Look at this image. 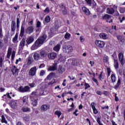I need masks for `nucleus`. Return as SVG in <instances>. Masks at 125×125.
I'll return each mask as SVG.
<instances>
[{"label":"nucleus","mask_w":125,"mask_h":125,"mask_svg":"<svg viewBox=\"0 0 125 125\" xmlns=\"http://www.w3.org/2000/svg\"><path fill=\"white\" fill-rule=\"evenodd\" d=\"M21 111L24 113H30L31 112V108L28 106H23L21 108Z\"/></svg>","instance_id":"nucleus-18"},{"label":"nucleus","mask_w":125,"mask_h":125,"mask_svg":"<svg viewBox=\"0 0 125 125\" xmlns=\"http://www.w3.org/2000/svg\"><path fill=\"white\" fill-rule=\"evenodd\" d=\"M102 74H103V71L101 72L100 74L99 75V80L100 81H102L104 79V77L102 76Z\"/></svg>","instance_id":"nucleus-43"},{"label":"nucleus","mask_w":125,"mask_h":125,"mask_svg":"<svg viewBox=\"0 0 125 125\" xmlns=\"http://www.w3.org/2000/svg\"><path fill=\"white\" fill-rule=\"evenodd\" d=\"M55 115H56V116H58V118H60V116H61V115H62V113H61V111L57 110L55 112Z\"/></svg>","instance_id":"nucleus-37"},{"label":"nucleus","mask_w":125,"mask_h":125,"mask_svg":"<svg viewBox=\"0 0 125 125\" xmlns=\"http://www.w3.org/2000/svg\"><path fill=\"white\" fill-rule=\"evenodd\" d=\"M111 56H112L114 61H115V60H117L116 59H117V58H118V57L117 56V53H116V52H114L113 54Z\"/></svg>","instance_id":"nucleus-38"},{"label":"nucleus","mask_w":125,"mask_h":125,"mask_svg":"<svg viewBox=\"0 0 125 125\" xmlns=\"http://www.w3.org/2000/svg\"><path fill=\"white\" fill-rule=\"evenodd\" d=\"M58 72L59 74L64 73V72H65V68H64V67H63L62 65H59Z\"/></svg>","instance_id":"nucleus-22"},{"label":"nucleus","mask_w":125,"mask_h":125,"mask_svg":"<svg viewBox=\"0 0 125 125\" xmlns=\"http://www.w3.org/2000/svg\"><path fill=\"white\" fill-rule=\"evenodd\" d=\"M34 62L33 61V58L32 57H28L27 60V63L23 64L24 68H28L29 66H31L32 63Z\"/></svg>","instance_id":"nucleus-3"},{"label":"nucleus","mask_w":125,"mask_h":125,"mask_svg":"<svg viewBox=\"0 0 125 125\" xmlns=\"http://www.w3.org/2000/svg\"><path fill=\"white\" fill-rule=\"evenodd\" d=\"M73 51V47L71 45H68V48L67 49V51H66V53H70Z\"/></svg>","instance_id":"nucleus-34"},{"label":"nucleus","mask_w":125,"mask_h":125,"mask_svg":"<svg viewBox=\"0 0 125 125\" xmlns=\"http://www.w3.org/2000/svg\"><path fill=\"white\" fill-rule=\"evenodd\" d=\"M85 1L88 6H91V7L96 6V2L94 0H85Z\"/></svg>","instance_id":"nucleus-7"},{"label":"nucleus","mask_w":125,"mask_h":125,"mask_svg":"<svg viewBox=\"0 0 125 125\" xmlns=\"http://www.w3.org/2000/svg\"><path fill=\"white\" fill-rule=\"evenodd\" d=\"M19 91L20 92H28L30 91V87L29 86L27 85L24 86V87L22 86H20L19 88Z\"/></svg>","instance_id":"nucleus-6"},{"label":"nucleus","mask_w":125,"mask_h":125,"mask_svg":"<svg viewBox=\"0 0 125 125\" xmlns=\"http://www.w3.org/2000/svg\"><path fill=\"white\" fill-rule=\"evenodd\" d=\"M60 48H61V45H60V44H57V45L54 46V47L53 48V50H54V51L58 52V51L60 50Z\"/></svg>","instance_id":"nucleus-25"},{"label":"nucleus","mask_w":125,"mask_h":125,"mask_svg":"<svg viewBox=\"0 0 125 125\" xmlns=\"http://www.w3.org/2000/svg\"><path fill=\"white\" fill-rule=\"evenodd\" d=\"M47 38V36L45 35H43L42 36L39 37L34 43V47H40V46L42 45Z\"/></svg>","instance_id":"nucleus-1"},{"label":"nucleus","mask_w":125,"mask_h":125,"mask_svg":"<svg viewBox=\"0 0 125 125\" xmlns=\"http://www.w3.org/2000/svg\"><path fill=\"white\" fill-rule=\"evenodd\" d=\"M13 42L14 43H16V42H18V33H16L15 37L13 38Z\"/></svg>","instance_id":"nucleus-28"},{"label":"nucleus","mask_w":125,"mask_h":125,"mask_svg":"<svg viewBox=\"0 0 125 125\" xmlns=\"http://www.w3.org/2000/svg\"><path fill=\"white\" fill-rule=\"evenodd\" d=\"M34 41H35V38H34V37L30 36L28 37L26 40V45L28 46L29 44H31V43H32V42H34Z\"/></svg>","instance_id":"nucleus-10"},{"label":"nucleus","mask_w":125,"mask_h":125,"mask_svg":"<svg viewBox=\"0 0 125 125\" xmlns=\"http://www.w3.org/2000/svg\"><path fill=\"white\" fill-rule=\"evenodd\" d=\"M62 14L63 15H66L67 13V9H64L63 10H62Z\"/></svg>","instance_id":"nucleus-56"},{"label":"nucleus","mask_w":125,"mask_h":125,"mask_svg":"<svg viewBox=\"0 0 125 125\" xmlns=\"http://www.w3.org/2000/svg\"><path fill=\"white\" fill-rule=\"evenodd\" d=\"M54 75V73H53V72L50 73L49 74V75L47 76V79L48 80H49V79H50V77H52V75Z\"/></svg>","instance_id":"nucleus-53"},{"label":"nucleus","mask_w":125,"mask_h":125,"mask_svg":"<svg viewBox=\"0 0 125 125\" xmlns=\"http://www.w3.org/2000/svg\"><path fill=\"white\" fill-rule=\"evenodd\" d=\"M85 89H87V88H89L90 87V85L88 84V83H85Z\"/></svg>","instance_id":"nucleus-49"},{"label":"nucleus","mask_w":125,"mask_h":125,"mask_svg":"<svg viewBox=\"0 0 125 125\" xmlns=\"http://www.w3.org/2000/svg\"><path fill=\"white\" fill-rule=\"evenodd\" d=\"M23 119L24 121H25V122H28L29 121V117L25 116L23 117Z\"/></svg>","instance_id":"nucleus-61"},{"label":"nucleus","mask_w":125,"mask_h":125,"mask_svg":"<svg viewBox=\"0 0 125 125\" xmlns=\"http://www.w3.org/2000/svg\"><path fill=\"white\" fill-rule=\"evenodd\" d=\"M82 9L84 14L87 15V16L90 15V11H89V9L87 8L86 7L83 6Z\"/></svg>","instance_id":"nucleus-11"},{"label":"nucleus","mask_w":125,"mask_h":125,"mask_svg":"<svg viewBox=\"0 0 125 125\" xmlns=\"http://www.w3.org/2000/svg\"><path fill=\"white\" fill-rule=\"evenodd\" d=\"M68 46H69V45H64L63 46V51H64V52L67 53V51L68 50Z\"/></svg>","instance_id":"nucleus-44"},{"label":"nucleus","mask_w":125,"mask_h":125,"mask_svg":"<svg viewBox=\"0 0 125 125\" xmlns=\"http://www.w3.org/2000/svg\"><path fill=\"white\" fill-rule=\"evenodd\" d=\"M16 30V27L15 26H11V31L12 32L13 34L11 36H13L15 34V31Z\"/></svg>","instance_id":"nucleus-35"},{"label":"nucleus","mask_w":125,"mask_h":125,"mask_svg":"<svg viewBox=\"0 0 125 125\" xmlns=\"http://www.w3.org/2000/svg\"><path fill=\"white\" fill-rule=\"evenodd\" d=\"M11 53H12V48L9 47L7 53V58H10V55H11Z\"/></svg>","instance_id":"nucleus-23"},{"label":"nucleus","mask_w":125,"mask_h":125,"mask_svg":"<svg viewBox=\"0 0 125 125\" xmlns=\"http://www.w3.org/2000/svg\"><path fill=\"white\" fill-rule=\"evenodd\" d=\"M120 13H125V8L121 7L120 8Z\"/></svg>","instance_id":"nucleus-48"},{"label":"nucleus","mask_w":125,"mask_h":125,"mask_svg":"<svg viewBox=\"0 0 125 125\" xmlns=\"http://www.w3.org/2000/svg\"><path fill=\"white\" fill-rule=\"evenodd\" d=\"M92 80L93 81V82H94V83H95L97 85H99V83L98 82L97 79L94 78L92 79Z\"/></svg>","instance_id":"nucleus-50"},{"label":"nucleus","mask_w":125,"mask_h":125,"mask_svg":"<svg viewBox=\"0 0 125 125\" xmlns=\"http://www.w3.org/2000/svg\"><path fill=\"white\" fill-rule=\"evenodd\" d=\"M45 67V65L44 63H42L40 66H39V69H42V68H44Z\"/></svg>","instance_id":"nucleus-63"},{"label":"nucleus","mask_w":125,"mask_h":125,"mask_svg":"<svg viewBox=\"0 0 125 125\" xmlns=\"http://www.w3.org/2000/svg\"><path fill=\"white\" fill-rule=\"evenodd\" d=\"M25 32L26 34H28V35H30L34 32V26H29L27 28V29L25 30Z\"/></svg>","instance_id":"nucleus-13"},{"label":"nucleus","mask_w":125,"mask_h":125,"mask_svg":"<svg viewBox=\"0 0 125 125\" xmlns=\"http://www.w3.org/2000/svg\"><path fill=\"white\" fill-rule=\"evenodd\" d=\"M39 54H40V57L41 58V59H43L47 57L48 53L47 52V51L41 50Z\"/></svg>","instance_id":"nucleus-5"},{"label":"nucleus","mask_w":125,"mask_h":125,"mask_svg":"<svg viewBox=\"0 0 125 125\" xmlns=\"http://www.w3.org/2000/svg\"><path fill=\"white\" fill-rule=\"evenodd\" d=\"M15 53H16L15 51H13L12 52V55H11V61H13V60H14V58H15Z\"/></svg>","instance_id":"nucleus-40"},{"label":"nucleus","mask_w":125,"mask_h":125,"mask_svg":"<svg viewBox=\"0 0 125 125\" xmlns=\"http://www.w3.org/2000/svg\"><path fill=\"white\" fill-rule=\"evenodd\" d=\"M2 98L4 101H6V99H7V94H6V95H4L2 96Z\"/></svg>","instance_id":"nucleus-57"},{"label":"nucleus","mask_w":125,"mask_h":125,"mask_svg":"<svg viewBox=\"0 0 125 125\" xmlns=\"http://www.w3.org/2000/svg\"><path fill=\"white\" fill-rule=\"evenodd\" d=\"M22 103L24 105H28V98L27 97L24 96L22 98Z\"/></svg>","instance_id":"nucleus-27"},{"label":"nucleus","mask_w":125,"mask_h":125,"mask_svg":"<svg viewBox=\"0 0 125 125\" xmlns=\"http://www.w3.org/2000/svg\"><path fill=\"white\" fill-rule=\"evenodd\" d=\"M91 108L93 111L94 114H97L98 113V110L96 109V107H95V103L92 102L91 104Z\"/></svg>","instance_id":"nucleus-15"},{"label":"nucleus","mask_w":125,"mask_h":125,"mask_svg":"<svg viewBox=\"0 0 125 125\" xmlns=\"http://www.w3.org/2000/svg\"><path fill=\"white\" fill-rule=\"evenodd\" d=\"M24 33H25V27H24V24L22 23L21 28L20 37H21V38H23V37H24Z\"/></svg>","instance_id":"nucleus-14"},{"label":"nucleus","mask_w":125,"mask_h":125,"mask_svg":"<svg viewBox=\"0 0 125 125\" xmlns=\"http://www.w3.org/2000/svg\"><path fill=\"white\" fill-rule=\"evenodd\" d=\"M120 85H121V78H119L117 81V83L115 85H114V89H118L119 87H120Z\"/></svg>","instance_id":"nucleus-24"},{"label":"nucleus","mask_w":125,"mask_h":125,"mask_svg":"<svg viewBox=\"0 0 125 125\" xmlns=\"http://www.w3.org/2000/svg\"><path fill=\"white\" fill-rule=\"evenodd\" d=\"M95 44L98 47H100V48H103V47L105 46V42L100 40H96Z\"/></svg>","instance_id":"nucleus-4"},{"label":"nucleus","mask_w":125,"mask_h":125,"mask_svg":"<svg viewBox=\"0 0 125 125\" xmlns=\"http://www.w3.org/2000/svg\"><path fill=\"white\" fill-rule=\"evenodd\" d=\"M3 38V33H2V28H0V39Z\"/></svg>","instance_id":"nucleus-45"},{"label":"nucleus","mask_w":125,"mask_h":125,"mask_svg":"<svg viewBox=\"0 0 125 125\" xmlns=\"http://www.w3.org/2000/svg\"><path fill=\"white\" fill-rule=\"evenodd\" d=\"M111 82L114 83H116V74H112L111 75Z\"/></svg>","instance_id":"nucleus-30"},{"label":"nucleus","mask_w":125,"mask_h":125,"mask_svg":"<svg viewBox=\"0 0 125 125\" xmlns=\"http://www.w3.org/2000/svg\"><path fill=\"white\" fill-rule=\"evenodd\" d=\"M107 77H110V75H111V68H110V67H107Z\"/></svg>","instance_id":"nucleus-46"},{"label":"nucleus","mask_w":125,"mask_h":125,"mask_svg":"<svg viewBox=\"0 0 125 125\" xmlns=\"http://www.w3.org/2000/svg\"><path fill=\"white\" fill-rule=\"evenodd\" d=\"M106 12L108 14H114L115 13V9L114 8H107Z\"/></svg>","instance_id":"nucleus-19"},{"label":"nucleus","mask_w":125,"mask_h":125,"mask_svg":"<svg viewBox=\"0 0 125 125\" xmlns=\"http://www.w3.org/2000/svg\"><path fill=\"white\" fill-rule=\"evenodd\" d=\"M31 95H33L34 96H38V92L36 91H34L32 92Z\"/></svg>","instance_id":"nucleus-54"},{"label":"nucleus","mask_w":125,"mask_h":125,"mask_svg":"<svg viewBox=\"0 0 125 125\" xmlns=\"http://www.w3.org/2000/svg\"><path fill=\"white\" fill-rule=\"evenodd\" d=\"M118 59L121 65L124 66L125 63V58H124V53H123V52H121L118 54Z\"/></svg>","instance_id":"nucleus-2"},{"label":"nucleus","mask_w":125,"mask_h":125,"mask_svg":"<svg viewBox=\"0 0 125 125\" xmlns=\"http://www.w3.org/2000/svg\"><path fill=\"white\" fill-rule=\"evenodd\" d=\"M1 122L4 123V124H7V121H6V120L5 119V117H4V115L1 116Z\"/></svg>","instance_id":"nucleus-39"},{"label":"nucleus","mask_w":125,"mask_h":125,"mask_svg":"<svg viewBox=\"0 0 125 125\" xmlns=\"http://www.w3.org/2000/svg\"><path fill=\"white\" fill-rule=\"evenodd\" d=\"M44 74H45V72L44 71V70H42L41 71L40 75V76H43Z\"/></svg>","instance_id":"nucleus-59"},{"label":"nucleus","mask_w":125,"mask_h":125,"mask_svg":"<svg viewBox=\"0 0 125 125\" xmlns=\"http://www.w3.org/2000/svg\"><path fill=\"white\" fill-rule=\"evenodd\" d=\"M116 38L119 42H122L123 43L125 42V38H124V37H123V36L120 35H117L116 36Z\"/></svg>","instance_id":"nucleus-17"},{"label":"nucleus","mask_w":125,"mask_h":125,"mask_svg":"<svg viewBox=\"0 0 125 125\" xmlns=\"http://www.w3.org/2000/svg\"><path fill=\"white\" fill-rule=\"evenodd\" d=\"M37 73V67L34 66L31 68L28 73V75L31 77H34Z\"/></svg>","instance_id":"nucleus-8"},{"label":"nucleus","mask_w":125,"mask_h":125,"mask_svg":"<svg viewBox=\"0 0 125 125\" xmlns=\"http://www.w3.org/2000/svg\"><path fill=\"white\" fill-rule=\"evenodd\" d=\"M96 93L97 95H102V94H103V93H102L101 91L99 90L97 91Z\"/></svg>","instance_id":"nucleus-62"},{"label":"nucleus","mask_w":125,"mask_h":125,"mask_svg":"<svg viewBox=\"0 0 125 125\" xmlns=\"http://www.w3.org/2000/svg\"><path fill=\"white\" fill-rule=\"evenodd\" d=\"M20 46L21 48H23L25 46V39H22L20 42Z\"/></svg>","instance_id":"nucleus-29"},{"label":"nucleus","mask_w":125,"mask_h":125,"mask_svg":"<svg viewBox=\"0 0 125 125\" xmlns=\"http://www.w3.org/2000/svg\"><path fill=\"white\" fill-rule=\"evenodd\" d=\"M60 8H61V9H62V10H63L64 9H66V7L65 6V5H64V3H62L60 5Z\"/></svg>","instance_id":"nucleus-41"},{"label":"nucleus","mask_w":125,"mask_h":125,"mask_svg":"<svg viewBox=\"0 0 125 125\" xmlns=\"http://www.w3.org/2000/svg\"><path fill=\"white\" fill-rule=\"evenodd\" d=\"M57 57V54L56 53L52 52L48 53L47 57L49 59H50L51 60H54L55 58Z\"/></svg>","instance_id":"nucleus-9"},{"label":"nucleus","mask_w":125,"mask_h":125,"mask_svg":"<svg viewBox=\"0 0 125 125\" xmlns=\"http://www.w3.org/2000/svg\"><path fill=\"white\" fill-rule=\"evenodd\" d=\"M99 37L103 40H106L107 39V34H106V33H102L99 34Z\"/></svg>","instance_id":"nucleus-26"},{"label":"nucleus","mask_w":125,"mask_h":125,"mask_svg":"<svg viewBox=\"0 0 125 125\" xmlns=\"http://www.w3.org/2000/svg\"><path fill=\"white\" fill-rule=\"evenodd\" d=\"M11 72L13 74V75H15V74H18V72H19V70L18 68H12L11 69Z\"/></svg>","instance_id":"nucleus-33"},{"label":"nucleus","mask_w":125,"mask_h":125,"mask_svg":"<svg viewBox=\"0 0 125 125\" xmlns=\"http://www.w3.org/2000/svg\"><path fill=\"white\" fill-rule=\"evenodd\" d=\"M42 25V23H41V21H37V23L36 24V27L37 28H40V27H41Z\"/></svg>","instance_id":"nucleus-51"},{"label":"nucleus","mask_w":125,"mask_h":125,"mask_svg":"<svg viewBox=\"0 0 125 125\" xmlns=\"http://www.w3.org/2000/svg\"><path fill=\"white\" fill-rule=\"evenodd\" d=\"M58 60L60 62H63V61H64V59H63V57L61 56V57H59Z\"/></svg>","instance_id":"nucleus-58"},{"label":"nucleus","mask_w":125,"mask_h":125,"mask_svg":"<svg viewBox=\"0 0 125 125\" xmlns=\"http://www.w3.org/2000/svg\"><path fill=\"white\" fill-rule=\"evenodd\" d=\"M50 17L49 16H47L45 18V22L46 23H49V22H50Z\"/></svg>","instance_id":"nucleus-36"},{"label":"nucleus","mask_w":125,"mask_h":125,"mask_svg":"<svg viewBox=\"0 0 125 125\" xmlns=\"http://www.w3.org/2000/svg\"><path fill=\"white\" fill-rule=\"evenodd\" d=\"M33 58L35 61H39L42 59L41 55L37 52L33 53Z\"/></svg>","instance_id":"nucleus-12"},{"label":"nucleus","mask_w":125,"mask_h":125,"mask_svg":"<svg viewBox=\"0 0 125 125\" xmlns=\"http://www.w3.org/2000/svg\"><path fill=\"white\" fill-rule=\"evenodd\" d=\"M70 38H71V34L69 33H66L64 35V39H70Z\"/></svg>","instance_id":"nucleus-42"},{"label":"nucleus","mask_w":125,"mask_h":125,"mask_svg":"<svg viewBox=\"0 0 125 125\" xmlns=\"http://www.w3.org/2000/svg\"><path fill=\"white\" fill-rule=\"evenodd\" d=\"M50 108V105L48 104H44L41 106V109L42 111H46V110H48Z\"/></svg>","instance_id":"nucleus-20"},{"label":"nucleus","mask_w":125,"mask_h":125,"mask_svg":"<svg viewBox=\"0 0 125 125\" xmlns=\"http://www.w3.org/2000/svg\"><path fill=\"white\" fill-rule=\"evenodd\" d=\"M97 122L98 124H99V125H104L102 123H101V122L100 121V118L98 117L97 119Z\"/></svg>","instance_id":"nucleus-52"},{"label":"nucleus","mask_w":125,"mask_h":125,"mask_svg":"<svg viewBox=\"0 0 125 125\" xmlns=\"http://www.w3.org/2000/svg\"><path fill=\"white\" fill-rule=\"evenodd\" d=\"M79 112V110L76 109L75 111L73 112V115H75L76 117L79 116V113H77V112Z\"/></svg>","instance_id":"nucleus-55"},{"label":"nucleus","mask_w":125,"mask_h":125,"mask_svg":"<svg viewBox=\"0 0 125 125\" xmlns=\"http://www.w3.org/2000/svg\"><path fill=\"white\" fill-rule=\"evenodd\" d=\"M31 100L32 102V105L33 106H37L38 105V99H35L33 96L31 98Z\"/></svg>","instance_id":"nucleus-21"},{"label":"nucleus","mask_w":125,"mask_h":125,"mask_svg":"<svg viewBox=\"0 0 125 125\" xmlns=\"http://www.w3.org/2000/svg\"><path fill=\"white\" fill-rule=\"evenodd\" d=\"M11 27H16V22L14 21H11Z\"/></svg>","instance_id":"nucleus-47"},{"label":"nucleus","mask_w":125,"mask_h":125,"mask_svg":"<svg viewBox=\"0 0 125 125\" xmlns=\"http://www.w3.org/2000/svg\"><path fill=\"white\" fill-rule=\"evenodd\" d=\"M114 68H115L116 70H117V69H119V62H118V60H114Z\"/></svg>","instance_id":"nucleus-31"},{"label":"nucleus","mask_w":125,"mask_h":125,"mask_svg":"<svg viewBox=\"0 0 125 125\" xmlns=\"http://www.w3.org/2000/svg\"><path fill=\"white\" fill-rule=\"evenodd\" d=\"M44 12L46 13L47 12L48 13H49L50 12V10H49V8L48 7H47L44 10Z\"/></svg>","instance_id":"nucleus-60"},{"label":"nucleus","mask_w":125,"mask_h":125,"mask_svg":"<svg viewBox=\"0 0 125 125\" xmlns=\"http://www.w3.org/2000/svg\"><path fill=\"white\" fill-rule=\"evenodd\" d=\"M57 70V63H53V65L48 68V71H55Z\"/></svg>","instance_id":"nucleus-16"},{"label":"nucleus","mask_w":125,"mask_h":125,"mask_svg":"<svg viewBox=\"0 0 125 125\" xmlns=\"http://www.w3.org/2000/svg\"><path fill=\"white\" fill-rule=\"evenodd\" d=\"M16 125H24V124H23L21 122V121H19L16 124Z\"/></svg>","instance_id":"nucleus-64"},{"label":"nucleus","mask_w":125,"mask_h":125,"mask_svg":"<svg viewBox=\"0 0 125 125\" xmlns=\"http://www.w3.org/2000/svg\"><path fill=\"white\" fill-rule=\"evenodd\" d=\"M103 19L104 20H108V19H111V16L108 14H105L104 16H103Z\"/></svg>","instance_id":"nucleus-32"}]
</instances>
